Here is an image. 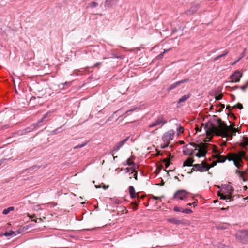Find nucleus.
Returning <instances> with one entry per match:
<instances>
[{
	"label": "nucleus",
	"mask_w": 248,
	"mask_h": 248,
	"mask_svg": "<svg viewBox=\"0 0 248 248\" xmlns=\"http://www.w3.org/2000/svg\"><path fill=\"white\" fill-rule=\"evenodd\" d=\"M163 197H164L163 196H162L161 197H156V196H154V195L152 196V198L153 199L155 200H157L160 199H161V198H163Z\"/></svg>",
	"instance_id": "nucleus-41"
},
{
	"label": "nucleus",
	"mask_w": 248,
	"mask_h": 248,
	"mask_svg": "<svg viewBox=\"0 0 248 248\" xmlns=\"http://www.w3.org/2000/svg\"><path fill=\"white\" fill-rule=\"evenodd\" d=\"M96 188H100L101 187L99 186L95 185V186Z\"/></svg>",
	"instance_id": "nucleus-60"
},
{
	"label": "nucleus",
	"mask_w": 248,
	"mask_h": 248,
	"mask_svg": "<svg viewBox=\"0 0 248 248\" xmlns=\"http://www.w3.org/2000/svg\"><path fill=\"white\" fill-rule=\"evenodd\" d=\"M247 189V186H244V190H246Z\"/></svg>",
	"instance_id": "nucleus-61"
},
{
	"label": "nucleus",
	"mask_w": 248,
	"mask_h": 248,
	"mask_svg": "<svg viewBox=\"0 0 248 248\" xmlns=\"http://www.w3.org/2000/svg\"><path fill=\"white\" fill-rule=\"evenodd\" d=\"M217 162L216 161H213L210 165H209L207 163V167H209V170L210 169V168L215 166L217 165Z\"/></svg>",
	"instance_id": "nucleus-30"
},
{
	"label": "nucleus",
	"mask_w": 248,
	"mask_h": 248,
	"mask_svg": "<svg viewBox=\"0 0 248 248\" xmlns=\"http://www.w3.org/2000/svg\"><path fill=\"white\" fill-rule=\"evenodd\" d=\"M220 106L221 107V108H224V107H225L224 104H220Z\"/></svg>",
	"instance_id": "nucleus-58"
},
{
	"label": "nucleus",
	"mask_w": 248,
	"mask_h": 248,
	"mask_svg": "<svg viewBox=\"0 0 248 248\" xmlns=\"http://www.w3.org/2000/svg\"><path fill=\"white\" fill-rule=\"evenodd\" d=\"M234 124H233L232 125L229 126V132L227 137H230L231 139H232L233 136L236 135V133L237 132H239L238 128L234 127Z\"/></svg>",
	"instance_id": "nucleus-12"
},
{
	"label": "nucleus",
	"mask_w": 248,
	"mask_h": 248,
	"mask_svg": "<svg viewBox=\"0 0 248 248\" xmlns=\"http://www.w3.org/2000/svg\"><path fill=\"white\" fill-rule=\"evenodd\" d=\"M136 197L137 198V199H139L140 198L139 193H136Z\"/></svg>",
	"instance_id": "nucleus-54"
},
{
	"label": "nucleus",
	"mask_w": 248,
	"mask_h": 248,
	"mask_svg": "<svg viewBox=\"0 0 248 248\" xmlns=\"http://www.w3.org/2000/svg\"><path fill=\"white\" fill-rule=\"evenodd\" d=\"M133 177L136 180H137V171H135V173L133 175Z\"/></svg>",
	"instance_id": "nucleus-49"
},
{
	"label": "nucleus",
	"mask_w": 248,
	"mask_h": 248,
	"mask_svg": "<svg viewBox=\"0 0 248 248\" xmlns=\"http://www.w3.org/2000/svg\"><path fill=\"white\" fill-rule=\"evenodd\" d=\"M3 235L5 236H16V232L13 231H10L9 232H5Z\"/></svg>",
	"instance_id": "nucleus-24"
},
{
	"label": "nucleus",
	"mask_w": 248,
	"mask_h": 248,
	"mask_svg": "<svg viewBox=\"0 0 248 248\" xmlns=\"http://www.w3.org/2000/svg\"><path fill=\"white\" fill-rule=\"evenodd\" d=\"M188 81H189V79L187 78V79H185L182 80L181 81H177V82L171 84L170 87V89L172 90V89L175 88V87L179 86L180 84L185 83V82H187Z\"/></svg>",
	"instance_id": "nucleus-14"
},
{
	"label": "nucleus",
	"mask_w": 248,
	"mask_h": 248,
	"mask_svg": "<svg viewBox=\"0 0 248 248\" xmlns=\"http://www.w3.org/2000/svg\"><path fill=\"white\" fill-rule=\"evenodd\" d=\"M84 145H85V144H81V145H78V146H76L75 147V148H81V147H83Z\"/></svg>",
	"instance_id": "nucleus-47"
},
{
	"label": "nucleus",
	"mask_w": 248,
	"mask_h": 248,
	"mask_svg": "<svg viewBox=\"0 0 248 248\" xmlns=\"http://www.w3.org/2000/svg\"><path fill=\"white\" fill-rule=\"evenodd\" d=\"M174 132L173 130L169 131L163 135L162 140L164 142H170V140H173L174 136Z\"/></svg>",
	"instance_id": "nucleus-9"
},
{
	"label": "nucleus",
	"mask_w": 248,
	"mask_h": 248,
	"mask_svg": "<svg viewBox=\"0 0 248 248\" xmlns=\"http://www.w3.org/2000/svg\"><path fill=\"white\" fill-rule=\"evenodd\" d=\"M14 210V207L13 206L9 207L6 209H4L2 211V214L4 215L8 214L10 211Z\"/></svg>",
	"instance_id": "nucleus-22"
},
{
	"label": "nucleus",
	"mask_w": 248,
	"mask_h": 248,
	"mask_svg": "<svg viewBox=\"0 0 248 248\" xmlns=\"http://www.w3.org/2000/svg\"><path fill=\"white\" fill-rule=\"evenodd\" d=\"M195 151V149L193 150L192 149H190V148H188V145H186L184 147V149L183 150V154L185 155L191 156L193 155Z\"/></svg>",
	"instance_id": "nucleus-13"
},
{
	"label": "nucleus",
	"mask_w": 248,
	"mask_h": 248,
	"mask_svg": "<svg viewBox=\"0 0 248 248\" xmlns=\"http://www.w3.org/2000/svg\"><path fill=\"white\" fill-rule=\"evenodd\" d=\"M213 152L215 153H217V154H220L219 151L217 149L216 147H215L214 149H213Z\"/></svg>",
	"instance_id": "nucleus-44"
},
{
	"label": "nucleus",
	"mask_w": 248,
	"mask_h": 248,
	"mask_svg": "<svg viewBox=\"0 0 248 248\" xmlns=\"http://www.w3.org/2000/svg\"><path fill=\"white\" fill-rule=\"evenodd\" d=\"M180 144H182L184 143V142L183 141H180Z\"/></svg>",
	"instance_id": "nucleus-63"
},
{
	"label": "nucleus",
	"mask_w": 248,
	"mask_h": 248,
	"mask_svg": "<svg viewBox=\"0 0 248 248\" xmlns=\"http://www.w3.org/2000/svg\"><path fill=\"white\" fill-rule=\"evenodd\" d=\"M170 49H164V52L163 53H160L158 56V58L159 59H161L162 57H163V54L164 53L168 51L169 50H170Z\"/></svg>",
	"instance_id": "nucleus-34"
},
{
	"label": "nucleus",
	"mask_w": 248,
	"mask_h": 248,
	"mask_svg": "<svg viewBox=\"0 0 248 248\" xmlns=\"http://www.w3.org/2000/svg\"><path fill=\"white\" fill-rule=\"evenodd\" d=\"M241 58H239L238 59L237 61H235L234 62H233V63H232V65H234V64H235L240 60Z\"/></svg>",
	"instance_id": "nucleus-52"
},
{
	"label": "nucleus",
	"mask_w": 248,
	"mask_h": 248,
	"mask_svg": "<svg viewBox=\"0 0 248 248\" xmlns=\"http://www.w3.org/2000/svg\"><path fill=\"white\" fill-rule=\"evenodd\" d=\"M145 196V195H142V196H140V198L143 199V198H144V197Z\"/></svg>",
	"instance_id": "nucleus-62"
},
{
	"label": "nucleus",
	"mask_w": 248,
	"mask_h": 248,
	"mask_svg": "<svg viewBox=\"0 0 248 248\" xmlns=\"http://www.w3.org/2000/svg\"><path fill=\"white\" fill-rule=\"evenodd\" d=\"M187 205L188 206H191V203H188Z\"/></svg>",
	"instance_id": "nucleus-64"
},
{
	"label": "nucleus",
	"mask_w": 248,
	"mask_h": 248,
	"mask_svg": "<svg viewBox=\"0 0 248 248\" xmlns=\"http://www.w3.org/2000/svg\"><path fill=\"white\" fill-rule=\"evenodd\" d=\"M134 159V156H131L127 160V164L129 166L134 164L133 160Z\"/></svg>",
	"instance_id": "nucleus-27"
},
{
	"label": "nucleus",
	"mask_w": 248,
	"mask_h": 248,
	"mask_svg": "<svg viewBox=\"0 0 248 248\" xmlns=\"http://www.w3.org/2000/svg\"><path fill=\"white\" fill-rule=\"evenodd\" d=\"M129 170H134L135 171V168H134V167H132L129 169Z\"/></svg>",
	"instance_id": "nucleus-55"
},
{
	"label": "nucleus",
	"mask_w": 248,
	"mask_h": 248,
	"mask_svg": "<svg viewBox=\"0 0 248 248\" xmlns=\"http://www.w3.org/2000/svg\"><path fill=\"white\" fill-rule=\"evenodd\" d=\"M129 137H127L126 138L124 139L122 141H121L118 143H117L113 148V149L111 151L112 155L113 156V159H115L117 156H114V152H118L121 148L126 143L128 140L129 139Z\"/></svg>",
	"instance_id": "nucleus-6"
},
{
	"label": "nucleus",
	"mask_w": 248,
	"mask_h": 248,
	"mask_svg": "<svg viewBox=\"0 0 248 248\" xmlns=\"http://www.w3.org/2000/svg\"><path fill=\"white\" fill-rule=\"evenodd\" d=\"M242 76V73L238 70L236 71L232 75L230 76L231 82H238L240 81V78Z\"/></svg>",
	"instance_id": "nucleus-10"
},
{
	"label": "nucleus",
	"mask_w": 248,
	"mask_h": 248,
	"mask_svg": "<svg viewBox=\"0 0 248 248\" xmlns=\"http://www.w3.org/2000/svg\"><path fill=\"white\" fill-rule=\"evenodd\" d=\"M217 228L220 229H225V228L223 227H217Z\"/></svg>",
	"instance_id": "nucleus-56"
},
{
	"label": "nucleus",
	"mask_w": 248,
	"mask_h": 248,
	"mask_svg": "<svg viewBox=\"0 0 248 248\" xmlns=\"http://www.w3.org/2000/svg\"><path fill=\"white\" fill-rule=\"evenodd\" d=\"M189 194V193L185 190H178L174 193L173 199L184 200L188 197Z\"/></svg>",
	"instance_id": "nucleus-5"
},
{
	"label": "nucleus",
	"mask_w": 248,
	"mask_h": 248,
	"mask_svg": "<svg viewBox=\"0 0 248 248\" xmlns=\"http://www.w3.org/2000/svg\"><path fill=\"white\" fill-rule=\"evenodd\" d=\"M189 97H190V94L184 95V96H183L179 99L178 103H183V102H185V101L187 100Z\"/></svg>",
	"instance_id": "nucleus-21"
},
{
	"label": "nucleus",
	"mask_w": 248,
	"mask_h": 248,
	"mask_svg": "<svg viewBox=\"0 0 248 248\" xmlns=\"http://www.w3.org/2000/svg\"><path fill=\"white\" fill-rule=\"evenodd\" d=\"M162 161L165 162L166 168H168L170 164V161L169 159L164 158L162 160Z\"/></svg>",
	"instance_id": "nucleus-29"
},
{
	"label": "nucleus",
	"mask_w": 248,
	"mask_h": 248,
	"mask_svg": "<svg viewBox=\"0 0 248 248\" xmlns=\"http://www.w3.org/2000/svg\"><path fill=\"white\" fill-rule=\"evenodd\" d=\"M191 205H193V207H195L197 205V202H194L191 203Z\"/></svg>",
	"instance_id": "nucleus-50"
},
{
	"label": "nucleus",
	"mask_w": 248,
	"mask_h": 248,
	"mask_svg": "<svg viewBox=\"0 0 248 248\" xmlns=\"http://www.w3.org/2000/svg\"><path fill=\"white\" fill-rule=\"evenodd\" d=\"M170 142H164V143L161 145V148L163 149L169 146Z\"/></svg>",
	"instance_id": "nucleus-38"
},
{
	"label": "nucleus",
	"mask_w": 248,
	"mask_h": 248,
	"mask_svg": "<svg viewBox=\"0 0 248 248\" xmlns=\"http://www.w3.org/2000/svg\"><path fill=\"white\" fill-rule=\"evenodd\" d=\"M217 123L218 124V127L216 126L212 123H206L204 126V128L206 135L207 137H209V141L211 140L214 134L223 137H227L229 135V126H227L220 118L217 119Z\"/></svg>",
	"instance_id": "nucleus-1"
},
{
	"label": "nucleus",
	"mask_w": 248,
	"mask_h": 248,
	"mask_svg": "<svg viewBox=\"0 0 248 248\" xmlns=\"http://www.w3.org/2000/svg\"><path fill=\"white\" fill-rule=\"evenodd\" d=\"M222 193L220 192H218V196L220 197V199L222 200H229V202L233 201L232 198V194L233 192V190H232V191H230L228 194H225V192L223 191L222 190Z\"/></svg>",
	"instance_id": "nucleus-8"
},
{
	"label": "nucleus",
	"mask_w": 248,
	"mask_h": 248,
	"mask_svg": "<svg viewBox=\"0 0 248 248\" xmlns=\"http://www.w3.org/2000/svg\"><path fill=\"white\" fill-rule=\"evenodd\" d=\"M248 87V81L247 82V83H246L245 85L241 86L240 88H241V89H242L243 91H245V90L246 89V88Z\"/></svg>",
	"instance_id": "nucleus-36"
},
{
	"label": "nucleus",
	"mask_w": 248,
	"mask_h": 248,
	"mask_svg": "<svg viewBox=\"0 0 248 248\" xmlns=\"http://www.w3.org/2000/svg\"><path fill=\"white\" fill-rule=\"evenodd\" d=\"M228 53H229V51L228 50H225L223 54H220V55L217 56V57H216V58H215L214 60L217 61V60H218L219 58L226 56L227 54H228Z\"/></svg>",
	"instance_id": "nucleus-26"
},
{
	"label": "nucleus",
	"mask_w": 248,
	"mask_h": 248,
	"mask_svg": "<svg viewBox=\"0 0 248 248\" xmlns=\"http://www.w3.org/2000/svg\"><path fill=\"white\" fill-rule=\"evenodd\" d=\"M182 212L186 214H190L192 212V211L190 209H185L182 210Z\"/></svg>",
	"instance_id": "nucleus-32"
},
{
	"label": "nucleus",
	"mask_w": 248,
	"mask_h": 248,
	"mask_svg": "<svg viewBox=\"0 0 248 248\" xmlns=\"http://www.w3.org/2000/svg\"><path fill=\"white\" fill-rule=\"evenodd\" d=\"M236 173L238 174L240 178H242L243 177L244 173L242 171L236 170Z\"/></svg>",
	"instance_id": "nucleus-35"
},
{
	"label": "nucleus",
	"mask_w": 248,
	"mask_h": 248,
	"mask_svg": "<svg viewBox=\"0 0 248 248\" xmlns=\"http://www.w3.org/2000/svg\"><path fill=\"white\" fill-rule=\"evenodd\" d=\"M118 2V0H106L105 7H111L117 4Z\"/></svg>",
	"instance_id": "nucleus-16"
},
{
	"label": "nucleus",
	"mask_w": 248,
	"mask_h": 248,
	"mask_svg": "<svg viewBox=\"0 0 248 248\" xmlns=\"http://www.w3.org/2000/svg\"><path fill=\"white\" fill-rule=\"evenodd\" d=\"M42 221V218H36V219H34L33 221H34L35 223H40Z\"/></svg>",
	"instance_id": "nucleus-43"
},
{
	"label": "nucleus",
	"mask_w": 248,
	"mask_h": 248,
	"mask_svg": "<svg viewBox=\"0 0 248 248\" xmlns=\"http://www.w3.org/2000/svg\"><path fill=\"white\" fill-rule=\"evenodd\" d=\"M237 108L239 109H241L243 108V107L242 104H241L240 103H238L237 104V105L236 106H234V107H233V108Z\"/></svg>",
	"instance_id": "nucleus-31"
},
{
	"label": "nucleus",
	"mask_w": 248,
	"mask_h": 248,
	"mask_svg": "<svg viewBox=\"0 0 248 248\" xmlns=\"http://www.w3.org/2000/svg\"><path fill=\"white\" fill-rule=\"evenodd\" d=\"M227 189H228V190L227 192H225V194H228V193H229L230 191H232V190H233L231 186H228Z\"/></svg>",
	"instance_id": "nucleus-39"
},
{
	"label": "nucleus",
	"mask_w": 248,
	"mask_h": 248,
	"mask_svg": "<svg viewBox=\"0 0 248 248\" xmlns=\"http://www.w3.org/2000/svg\"><path fill=\"white\" fill-rule=\"evenodd\" d=\"M50 114V112H48L47 113H46V114H45L43 117H42V118L41 119V120L39 121L38 123L37 124V125H38L39 124H40V123H42L43 122L44 120L46 118L49 114Z\"/></svg>",
	"instance_id": "nucleus-28"
},
{
	"label": "nucleus",
	"mask_w": 248,
	"mask_h": 248,
	"mask_svg": "<svg viewBox=\"0 0 248 248\" xmlns=\"http://www.w3.org/2000/svg\"><path fill=\"white\" fill-rule=\"evenodd\" d=\"M28 216L30 218L32 219V221H33L34 219H36V218L35 215H31L29 214H28Z\"/></svg>",
	"instance_id": "nucleus-37"
},
{
	"label": "nucleus",
	"mask_w": 248,
	"mask_h": 248,
	"mask_svg": "<svg viewBox=\"0 0 248 248\" xmlns=\"http://www.w3.org/2000/svg\"><path fill=\"white\" fill-rule=\"evenodd\" d=\"M195 169L196 171H200L201 172L209 170V167H207V163L205 161H202L201 164H195Z\"/></svg>",
	"instance_id": "nucleus-7"
},
{
	"label": "nucleus",
	"mask_w": 248,
	"mask_h": 248,
	"mask_svg": "<svg viewBox=\"0 0 248 248\" xmlns=\"http://www.w3.org/2000/svg\"><path fill=\"white\" fill-rule=\"evenodd\" d=\"M192 166H193V168L191 169V172H192L193 171H196V169H195V164H194Z\"/></svg>",
	"instance_id": "nucleus-46"
},
{
	"label": "nucleus",
	"mask_w": 248,
	"mask_h": 248,
	"mask_svg": "<svg viewBox=\"0 0 248 248\" xmlns=\"http://www.w3.org/2000/svg\"><path fill=\"white\" fill-rule=\"evenodd\" d=\"M138 203H136L135 205H134V206L133 207V209L134 210H136L138 209Z\"/></svg>",
	"instance_id": "nucleus-45"
},
{
	"label": "nucleus",
	"mask_w": 248,
	"mask_h": 248,
	"mask_svg": "<svg viewBox=\"0 0 248 248\" xmlns=\"http://www.w3.org/2000/svg\"><path fill=\"white\" fill-rule=\"evenodd\" d=\"M223 95L222 94H220L218 96L215 97V99L216 100H219L222 98Z\"/></svg>",
	"instance_id": "nucleus-40"
},
{
	"label": "nucleus",
	"mask_w": 248,
	"mask_h": 248,
	"mask_svg": "<svg viewBox=\"0 0 248 248\" xmlns=\"http://www.w3.org/2000/svg\"><path fill=\"white\" fill-rule=\"evenodd\" d=\"M177 131H178V135H179L180 134H181L183 133L184 132V128L182 126L179 127V128L177 129Z\"/></svg>",
	"instance_id": "nucleus-33"
},
{
	"label": "nucleus",
	"mask_w": 248,
	"mask_h": 248,
	"mask_svg": "<svg viewBox=\"0 0 248 248\" xmlns=\"http://www.w3.org/2000/svg\"><path fill=\"white\" fill-rule=\"evenodd\" d=\"M115 202L117 204H119L120 203V201L119 200H116Z\"/></svg>",
	"instance_id": "nucleus-57"
},
{
	"label": "nucleus",
	"mask_w": 248,
	"mask_h": 248,
	"mask_svg": "<svg viewBox=\"0 0 248 248\" xmlns=\"http://www.w3.org/2000/svg\"><path fill=\"white\" fill-rule=\"evenodd\" d=\"M242 179L244 182H245L247 180V179L245 178H244V177Z\"/></svg>",
	"instance_id": "nucleus-59"
},
{
	"label": "nucleus",
	"mask_w": 248,
	"mask_h": 248,
	"mask_svg": "<svg viewBox=\"0 0 248 248\" xmlns=\"http://www.w3.org/2000/svg\"><path fill=\"white\" fill-rule=\"evenodd\" d=\"M194 160L192 158H188L186 161L184 162L183 167L185 166H192L194 164Z\"/></svg>",
	"instance_id": "nucleus-18"
},
{
	"label": "nucleus",
	"mask_w": 248,
	"mask_h": 248,
	"mask_svg": "<svg viewBox=\"0 0 248 248\" xmlns=\"http://www.w3.org/2000/svg\"><path fill=\"white\" fill-rule=\"evenodd\" d=\"M167 221L171 223L174 224H180L182 223V222L181 220L177 219L176 218H169L167 219Z\"/></svg>",
	"instance_id": "nucleus-19"
},
{
	"label": "nucleus",
	"mask_w": 248,
	"mask_h": 248,
	"mask_svg": "<svg viewBox=\"0 0 248 248\" xmlns=\"http://www.w3.org/2000/svg\"><path fill=\"white\" fill-rule=\"evenodd\" d=\"M109 187V186L108 185V186H106V185H104L103 186V188L104 189H106L107 188H108Z\"/></svg>",
	"instance_id": "nucleus-53"
},
{
	"label": "nucleus",
	"mask_w": 248,
	"mask_h": 248,
	"mask_svg": "<svg viewBox=\"0 0 248 248\" xmlns=\"http://www.w3.org/2000/svg\"><path fill=\"white\" fill-rule=\"evenodd\" d=\"M226 108L229 109L230 111H231L232 110V107L229 105L227 106Z\"/></svg>",
	"instance_id": "nucleus-51"
},
{
	"label": "nucleus",
	"mask_w": 248,
	"mask_h": 248,
	"mask_svg": "<svg viewBox=\"0 0 248 248\" xmlns=\"http://www.w3.org/2000/svg\"><path fill=\"white\" fill-rule=\"evenodd\" d=\"M199 8V4H195L191 6L190 9L186 12L188 15H192L195 13Z\"/></svg>",
	"instance_id": "nucleus-15"
},
{
	"label": "nucleus",
	"mask_w": 248,
	"mask_h": 248,
	"mask_svg": "<svg viewBox=\"0 0 248 248\" xmlns=\"http://www.w3.org/2000/svg\"><path fill=\"white\" fill-rule=\"evenodd\" d=\"M245 151H241L238 153H229L226 156L217 154L214 155L213 157L217 159V163L224 162L227 159L230 161H233L235 166L239 168L242 166V159L245 157Z\"/></svg>",
	"instance_id": "nucleus-2"
},
{
	"label": "nucleus",
	"mask_w": 248,
	"mask_h": 248,
	"mask_svg": "<svg viewBox=\"0 0 248 248\" xmlns=\"http://www.w3.org/2000/svg\"><path fill=\"white\" fill-rule=\"evenodd\" d=\"M248 145V138L244 137L242 142L240 143V146L242 149H246Z\"/></svg>",
	"instance_id": "nucleus-17"
},
{
	"label": "nucleus",
	"mask_w": 248,
	"mask_h": 248,
	"mask_svg": "<svg viewBox=\"0 0 248 248\" xmlns=\"http://www.w3.org/2000/svg\"><path fill=\"white\" fill-rule=\"evenodd\" d=\"M129 192L130 197L132 198H136V192L135 191V189L133 186H130L129 187Z\"/></svg>",
	"instance_id": "nucleus-20"
},
{
	"label": "nucleus",
	"mask_w": 248,
	"mask_h": 248,
	"mask_svg": "<svg viewBox=\"0 0 248 248\" xmlns=\"http://www.w3.org/2000/svg\"><path fill=\"white\" fill-rule=\"evenodd\" d=\"M190 145L195 148V150H198V152L195 154V156L198 158L205 156L207 153V148L209 145L207 143L200 142L199 144H196L194 142H190Z\"/></svg>",
	"instance_id": "nucleus-3"
},
{
	"label": "nucleus",
	"mask_w": 248,
	"mask_h": 248,
	"mask_svg": "<svg viewBox=\"0 0 248 248\" xmlns=\"http://www.w3.org/2000/svg\"><path fill=\"white\" fill-rule=\"evenodd\" d=\"M98 3L96 2H91L89 3L88 6H87V8H93L98 6Z\"/></svg>",
	"instance_id": "nucleus-23"
},
{
	"label": "nucleus",
	"mask_w": 248,
	"mask_h": 248,
	"mask_svg": "<svg viewBox=\"0 0 248 248\" xmlns=\"http://www.w3.org/2000/svg\"><path fill=\"white\" fill-rule=\"evenodd\" d=\"M140 201L139 199H137V201H136L135 202H132L131 204L133 205H135L136 203H138V204H139L140 203Z\"/></svg>",
	"instance_id": "nucleus-48"
},
{
	"label": "nucleus",
	"mask_w": 248,
	"mask_h": 248,
	"mask_svg": "<svg viewBox=\"0 0 248 248\" xmlns=\"http://www.w3.org/2000/svg\"><path fill=\"white\" fill-rule=\"evenodd\" d=\"M29 228V226L28 225L24 226V227L19 229L18 230H17L16 232L18 234H20V233H22V232L27 230Z\"/></svg>",
	"instance_id": "nucleus-25"
},
{
	"label": "nucleus",
	"mask_w": 248,
	"mask_h": 248,
	"mask_svg": "<svg viewBox=\"0 0 248 248\" xmlns=\"http://www.w3.org/2000/svg\"><path fill=\"white\" fill-rule=\"evenodd\" d=\"M236 239L243 244H246L248 242V231L241 230L238 231L236 234Z\"/></svg>",
	"instance_id": "nucleus-4"
},
{
	"label": "nucleus",
	"mask_w": 248,
	"mask_h": 248,
	"mask_svg": "<svg viewBox=\"0 0 248 248\" xmlns=\"http://www.w3.org/2000/svg\"><path fill=\"white\" fill-rule=\"evenodd\" d=\"M174 211H176V212H182V210H181L180 209V208L177 206H175L174 208Z\"/></svg>",
	"instance_id": "nucleus-42"
},
{
	"label": "nucleus",
	"mask_w": 248,
	"mask_h": 248,
	"mask_svg": "<svg viewBox=\"0 0 248 248\" xmlns=\"http://www.w3.org/2000/svg\"><path fill=\"white\" fill-rule=\"evenodd\" d=\"M166 123V121L164 120L163 117L160 116L157 118L156 121L149 125V127L151 128L158 125H163L164 124Z\"/></svg>",
	"instance_id": "nucleus-11"
}]
</instances>
